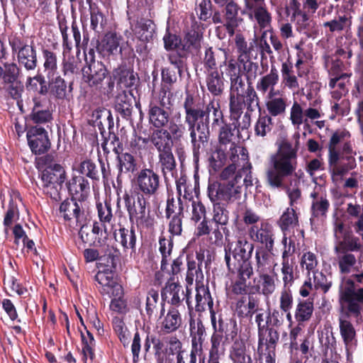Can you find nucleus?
<instances>
[{"label":"nucleus","mask_w":363,"mask_h":363,"mask_svg":"<svg viewBox=\"0 0 363 363\" xmlns=\"http://www.w3.org/2000/svg\"><path fill=\"white\" fill-rule=\"evenodd\" d=\"M194 279L196 282V285L200 284L203 281V274L201 270V265L195 259L188 257L186 280L188 284H191Z\"/></svg>","instance_id":"de8ad7c7"},{"label":"nucleus","mask_w":363,"mask_h":363,"mask_svg":"<svg viewBox=\"0 0 363 363\" xmlns=\"http://www.w3.org/2000/svg\"><path fill=\"white\" fill-rule=\"evenodd\" d=\"M259 300L252 294L242 296L236 303V311L240 317L252 318L259 311Z\"/></svg>","instance_id":"393cba45"},{"label":"nucleus","mask_w":363,"mask_h":363,"mask_svg":"<svg viewBox=\"0 0 363 363\" xmlns=\"http://www.w3.org/2000/svg\"><path fill=\"white\" fill-rule=\"evenodd\" d=\"M113 150L117 154V168L118 174L117 182H121V178L123 174L133 173L137 169V162L134 156L128 152L119 153L116 147Z\"/></svg>","instance_id":"a878e982"},{"label":"nucleus","mask_w":363,"mask_h":363,"mask_svg":"<svg viewBox=\"0 0 363 363\" xmlns=\"http://www.w3.org/2000/svg\"><path fill=\"white\" fill-rule=\"evenodd\" d=\"M150 123L157 129H163L169 121V113L163 107L151 104L148 111Z\"/></svg>","instance_id":"7c9ffc66"},{"label":"nucleus","mask_w":363,"mask_h":363,"mask_svg":"<svg viewBox=\"0 0 363 363\" xmlns=\"http://www.w3.org/2000/svg\"><path fill=\"white\" fill-rule=\"evenodd\" d=\"M313 311V302L307 300L301 301L296 306L294 316L298 323L305 322L311 318Z\"/></svg>","instance_id":"5fc2aeb1"},{"label":"nucleus","mask_w":363,"mask_h":363,"mask_svg":"<svg viewBox=\"0 0 363 363\" xmlns=\"http://www.w3.org/2000/svg\"><path fill=\"white\" fill-rule=\"evenodd\" d=\"M252 240L264 246V249L272 251L274 244L273 228L268 223H262L260 226L253 225L248 230Z\"/></svg>","instance_id":"f3484780"},{"label":"nucleus","mask_w":363,"mask_h":363,"mask_svg":"<svg viewBox=\"0 0 363 363\" xmlns=\"http://www.w3.org/2000/svg\"><path fill=\"white\" fill-rule=\"evenodd\" d=\"M287 238L284 237L283 243L284 244V250L281 255V274L284 287L291 286L295 279L294 266L295 257L294 255L295 246L294 243L289 242V245L286 246Z\"/></svg>","instance_id":"2eb2a0df"},{"label":"nucleus","mask_w":363,"mask_h":363,"mask_svg":"<svg viewBox=\"0 0 363 363\" xmlns=\"http://www.w3.org/2000/svg\"><path fill=\"white\" fill-rule=\"evenodd\" d=\"M30 118L33 123L44 124L50 122L52 119V114L45 102L38 98L33 99V106L30 113Z\"/></svg>","instance_id":"2f4dec72"},{"label":"nucleus","mask_w":363,"mask_h":363,"mask_svg":"<svg viewBox=\"0 0 363 363\" xmlns=\"http://www.w3.org/2000/svg\"><path fill=\"white\" fill-rule=\"evenodd\" d=\"M213 203V220L218 225H226L229 220V211L225 204L218 201Z\"/></svg>","instance_id":"e2e57ef3"},{"label":"nucleus","mask_w":363,"mask_h":363,"mask_svg":"<svg viewBox=\"0 0 363 363\" xmlns=\"http://www.w3.org/2000/svg\"><path fill=\"white\" fill-rule=\"evenodd\" d=\"M259 343L258 350H262L264 346L267 348L274 349L279 339L277 330L273 328H265L258 332Z\"/></svg>","instance_id":"f704fd0d"},{"label":"nucleus","mask_w":363,"mask_h":363,"mask_svg":"<svg viewBox=\"0 0 363 363\" xmlns=\"http://www.w3.org/2000/svg\"><path fill=\"white\" fill-rule=\"evenodd\" d=\"M259 274V280L254 288L257 292L265 296H269L272 294L276 289L274 278L266 272Z\"/></svg>","instance_id":"79ce46f5"},{"label":"nucleus","mask_w":363,"mask_h":363,"mask_svg":"<svg viewBox=\"0 0 363 363\" xmlns=\"http://www.w3.org/2000/svg\"><path fill=\"white\" fill-rule=\"evenodd\" d=\"M160 251L162 254V259L161 261V269L165 270L170 260V255L172 252L173 242L171 239H166L164 238H160L159 240Z\"/></svg>","instance_id":"338daca9"},{"label":"nucleus","mask_w":363,"mask_h":363,"mask_svg":"<svg viewBox=\"0 0 363 363\" xmlns=\"http://www.w3.org/2000/svg\"><path fill=\"white\" fill-rule=\"evenodd\" d=\"M95 280L101 286L107 288L108 293H110L108 289H112L113 288L117 291V295L119 294L118 291H122L121 286L116 284L113 280L111 272H99L95 275Z\"/></svg>","instance_id":"13d9d810"},{"label":"nucleus","mask_w":363,"mask_h":363,"mask_svg":"<svg viewBox=\"0 0 363 363\" xmlns=\"http://www.w3.org/2000/svg\"><path fill=\"white\" fill-rule=\"evenodd\" d=\"M281 230L285 233L298 225V216L293 208H287L278 221Z\"/></svg>","instance_id":"c03bdc74"},{"label":"nucleus","mask_w":363,"mask_h":363,"mask_svg":"<svg viewBox=\"0 0 363 363\" xmlns=\"http://www.w3.org/2000/svg\"><path fill=\"white\" fill-rule=\"evenodd\" d=\"M235 130L236 129H234V126L232 123L223 124L220 127L218 133L219 146L222 147L223 145L235 143L233 140L235 138Z\"/></svg>","instance_id":"69168bd1"},{"label":"nucleus","mask_w":363,"mask_h":363,"mask_svg":"<svg viewBox=\"0 0 363 363\" xmlns=\"http://www.w3.org/2000/svg\"><path fill=\"white\" fill-rule=\"evenodd\" d=\"M351 137L350 133L345 129L335 130L328 143V156L341 155L339 145L342 144Z\"/></svg>","instance_id":"e433bc0d"},{"label":"nucleus","mask_w":363,"mask_h":363,"mask_svg":"<svg viewBox=\"0 0 363 363\" xmlns=\"http://www.w3.org/2000/svg\"><path fill=\"white\" fill-rule=\"evenodd\" d=\"M115 107L123 118L130 119L133 109L132 97L125 93L119 94L116 99Z\"/></svg>","instance_id":"37998d69"},{"label":"nucleus","mask_w":363,"mask_h":363,"mask_svg":"<svg viewBox=\"0 0 363 363\" xmlns=\"http://www.w3.org/2000/svg\"><path fill=\"white\" fill-rule=\"evenodd\" d=\"M340 272L341 274H349L352 268L356 264L357 259L355 256L349 252H335Z\"/></svg>","instance_id":"3c124183"},{"label":"nucleus","mask_w":363,"mask_h":363,"mask_svg":"<svg viewBox=\"0 0 363 363\" xmlns=\"http://www.w3.org/2000/svg\"><path fill=\"white\" fill-rule=\"evenodd\" d=\"M93 53L92 50L89 52L91 55L89 61L86 57V65L82 69V79L89 86L99 89L102 86L108 71L101 62L94 58Z\"/></svg>","instance_id":"f8f14e48"},{"label":"nucleus","mask_w":363,"mask_h":363,"mask_svg":"<svg viewBox=\"0 0 363 363\" xmlns=\"http://www.w3.org/2000/svg\"><path fill=\"white\" fill-rule=\"evenodd\" d=\"M267 249L257 250L255 252L256 271L259 274L267 272L270 267V253Z\"/></svg>","instance_id":"6e6d98bb"},{"label":"nucleus","mask_w":363,"mask_h":363,"mask_svg":"<svg viewBox=\"0 0 363 363\" xmlns=\"http://www.w3.org/2000/svg\"><path fill=\"white\" fill-rule=\"evenodd\" d=\"M49 79L50 93L58 99H64L67 94V85L65 80L60 76L51 77Z\"/></svg>","instance_id":"bf43d9fd"},{"label":"nucleus","mask_w":363,"mask_h":363,"mask_svg":"<svg viewBox=\"0 0 363 363\" xmlns=\"http://www.w3.org/2000/svg\"><path fill=\"white\" fill-rule=\"evenodd\" d=\"M346 287L340 293V302L342 310H345L354 318L361 317L363 313V288L355 287L354 281H346Z\"/></svg>","instance_id":"6e6552de"},{"label":"nucleus","mask_w":363,"mask_h":363,"mask_svg":"<svg viewBox=\"0 0 363 363\" xmlns=\"http://www.w3.org/2000/svg\"><path fill=\"white\" fill-rule=\"evenodd\" d=\"M135 181L136 189L139 191L138 194L150 197L158 194L161 183L160 177L153 169H142L137 173Z\"/></svg>","instance_id":"9b49d317"},{"label":"nucleus","mask_w":363,"mask_h":363,"mask_svg":"<svg viewBox=\"0 0 363 363\" xmlns=\"http://www.w3.org/2000/svg\"><path fill=\"white\" fill-rule=\"evenodd\" d=\"M183 107L184 111L192 110H199L202 111L203 116L201 117L199 121H203L204 125L208 128L209 115L211 111H213V121L211 123L212 128L222 126L224 123L223 114L220 109L218 104H215L211 101L206 106L203 103H201L199 99H195L191 94H187L184 101Z\"/></svg>","instance_id":"423d86ee"},{"label":"nucleus","mask_w":363,"mask_h":363,"mask_svg":"<svg viewBox=\"0 0 363 363\" xmlns=\"http://www.w3.org/2000/svg\"><path fill=\"white\" fill-rule=\"evenodd\" d=\"M242 186L233 180L227 184L213 182L208 184V195L212 202L225 201L233 202L241 196Z\"/></svg>","instance_id":"9d476101"},{"label":"nucleus","mask_w":363,"mask_h":363,"mask_svg":"<svg viewBox=\"0 0 363 363\" xmlns=\"http://www.w3.org/2000/svg\"><path fill=\"white\" fill-rule=\"evenodd\" d=\"M115 239L122 245L125 251L130 250L132 252H135L137 237L133 225H131L129 229L125 228H120L118 232L115 233Z\"/></svg>","instance_id":"c756f323"},{"label":"nucleus","mask_w":363,"mask_h":363,"mask_svg":"<svg viewBox=\"0 0 363 363\" xmlns=\"http://www.w3.org/2000/svg\"><path fill=\"white\" fill-rule=\"evenodd\" d=\"M162 296L165 301L171 304V307L175 306L177 308L182 306L184 300L186 298V303L190 308L189 296L179 284L168 282L162 290Z\"/></svg>","instance_id":"6ab92c4d"},{"label":"nucleus","mask_w":363,"mask_h":363,"mask_svg":"<svg viewBox=\"0 0 363 363\" xmlns=\"http://www.w3.org/2000/svg\"><path fill=\"white\" fill-rule=\"evenodd\" d=\"M60 216L71 223L82 225L86 221L84 201L73 197L65 199L60 206Z\"/></svg>","instance_id":"ddd939ff"},{"label":"nucleus","mask_w":363,"mask_h":363,"mask_svg":"<svg viewBox=\"0 0 363 363\" xmlns=\"http://www.w3.org/2000/svg\"><path fill=\"white\" fill-rule=\"evenodd\" d=\"M342 155L328 156V168L333 179L342 178L350 170L356 166L355 159L352 156H346L347 163L342 162Z\"/></svg>","instance_id":"aec40b11"},{"label":"nucleus","mask_w":363,"mask_h":363,"mask_svg":"<svg viewBox=\"0 0 363 363\" xmlns=\"http://www.w3.org/2000/svg\"><path fill=\"white\" fill-rule=\"evenodd\" d=\"M272 118L270 116H259L255 125L256 135L264 137L271 133L273 128Z\"/></svg>","instance_id":"680f3d73"},{"label":"nucleus","mask_w":363,"mask_h":363,"mask_svg":"<svg viewBox=\"0 0 363 363\" xmlns=\"http://www.w3.org/2000/svg\"><path fill=\"white\" fill-rule=\"evenodd\" d=\"M350 315L353 316L345 311V313L340 314L338 318L340 334L343 340L345 350L347 352L356 345L357 341L356 330L353 324L348 319Z\"/></svg>","instance_id":"a211bd4d"},{"label":"nucleus","mask_w":363,"mask_h":363,"mask_svg":"<svg viewBox=\"0 0 363 363\" xmlns=\"http://www.w3.org/2000/svg\"><path fill=\"white\" fill-rule=\"evenodd\" d=\"M77 171L93 180H99V173L96 164L91 160L86 159L81 162Z\"/></svg>","instance_id":"0e129e2a"},{"label":"nucleus","mask_w":363,"mask_h":363,"mask_svg":"<svg viewBox=\"0 0 363 363\" xmlns=\"http://www.w3.org/2000/svg\"><path fill=\"white\" fill-rule=\"evenodd\" d=\"M196 305L195 310L197 312H203L208 309L211 313L213 310V301L209 289L203 284L196 285Z\"/></svg>","instance_id":"cd10ccee"},{"label":"nucleus","mask_w":363,"mask_h":363,"mask_svg":"<svg viewBox=\"0 0 363 363\" xmlns=\"http://www.w3.org/2000/svg\"><path fill=\"white\" fill-rule=\"evenodd\" d=\"M206 85L208 90L213 96H219L222 94L224 89L223 74L219 73L218 69L208 72L206 76Z\"/></svg>","instance_id":"ea45409f"},{"label":"nucleus","mask_w":363,"mask_h":363,"mask_svg":"<svg viewBox=\"0 0 363 363\" xmlns=\"http://www.w3.org/2000/svg\"><path fill=\"white\" fill-rule=\"evenodd\" d=\"M143 143L150 141L158 152L172 150V140H170L168 130L165 129H155L148 138H144Z\"/></svg>","instance_id":"5701e85b"},{"label":"nucleus","mask_w":363,"mask_h":363,"mask_svg":"<svg viewBox=\"0 0 363 363\" xmlns=\"http://www.w3.org/2000/svg\"><path fill=\"white\" fill-rule=\"evenodd\" d=\"M182 325V316L179 308L170 307L162 321V330L167 333L176 331Z\"/></svg>","instance_id":"72a5a7b5"},{"label":"nucleus","mask_w":363,"mask_h":363,"mask_svg":"<svg viewBox=\"0 0 363 363\" xmlns=\"http://www.w3.org/2000/svg\"><path fill=\"white\" fill-rule=\"evenodd\" d=\"M158 164L164 178L169 176L174 177L176 171V161L172 150L160 152L158 155Z\"/></svg>","instance_id":"c9c22d12"},{"label":"nucleus","mask_w":363,"mask_h":363,"mask_svg":"<svg viewBox=\"0 0 363 363\" xmlns=\"http://www.w3.org/2000/svg\"><path fill=\"white\" fill-rule=\"evenodd\" d=\"M296 18L297 29L300 32H303L308 34L315 27V22L309 18L308 14L302 11H294L292 14L291 20H294Z\"/></svg>","instance_id":"8fccbe9b"},{"label":"nucleus","mask_w":363,"mask_h":363,"mask_svg":"<svg viewBox=\"0 0 363 363\" xmlns=\"http://www.w3.org/2000/svg\"><path fill=\"white\" fill-rule=\"evenodd\" d=\"M235 44L238 53V59H242L251 57L254 50L255 40L247 43L245 37L240 33L235 34Z\"/></svg>","instance_id":"49530a36"},{"label":"nucleus","mask_w":363,"mask_h":363,"mask_svg":"<svg viewBox=\"0 0 363 363\" xmlns=\"http://www.w3.org/2000/svg\"><path fill=\"white\" fill-rule=\"evenodd\" d=\"M361 244L357 237H355L351 232L345 233L342 240L337 241L335 247V252H355L361 249Z\"/></svg>","instance_id":"a19ab883"},{"label":"nucleus","mask_w":363,"mask_h":363,"mask_svg":"<svg viewBox=\"0 0 363 363\" xmlns=\"http://www.w3.org/2000/svg\"><path fill=\"white\" fill-rule=\"evenodd\" d=\"M238 65L240 66V73L242 72L247 82H252L257 77V71L259 66L257 63L251 60V57L238 59Z\"/></svg>","instance_id":"09e8293b"},{"label":"nucleus","mask_w":363,"mask_h":363,"mask_svg":"<svg viewBox=\"0 0 363 363\" xmlns=\"http://www.w3.org/2000/svg\"><path fill=\"white\" fill-rule=\"evenodd\" d=\"M133 31L140 40L148 42L153 38L155 25L151 20L141 19L137 22Z\"/></svg>","instance_id":"473e14b6"},{"label":"nucleus","mask_w":363,"mask_h":363,"mask_svg":"<svg viewBox=\"0 0 363 363\" xmlns=\"http://www.w3.org/2000/svg\"><path fill=\"white\" fill-rule=\"evenodd\" d=\"M313 199L311 203V213L313 217H325L330 208V202L326 195L320 194L314 189L310 194Z\"/></svg>","instance_id":"c85d7f7f"},{"label":"nucleus","mask_w":363,"mask_h":363,"mask_svg":"<svg viewBox=\"0 0 363 363\" xmlns=\"http://www.w3.org/2000/svg\"><path fill=\"white\" fill-rule=\"evenodd\" d=\"M27 138L31 151L35 155L43 154L50 147L48 133L43 128H30L27 132Z\"/></svg>","instance_id":"dca6fc26"},{"label":"nucleus","mask_w":363,"mask_h":363,"mask_svg":"<svg viewBox=\"0 0 363 363\" xmlns=\"http://www.w3.org/2000/svg\"><path fill=\"white\" fill-rule=\"evenodd\" d=\"M123 200L131 223L147 228L152 225L149 216L150 211L147 210L149 203L144 194H137L135 199L126 193L123 195Z\"/></svg>","instance_id":"0eeeda50"},{"label":"nucleus","mask_w":363,"mask_h":363,"mask_svg":"<svg viewBox=\"0 0 363 363\" xmlns=\"http://www.w3.org/2000/svg\"><path fill=\"white\" fill-rule=\"evenodd\" d=\"M169 122L168 133L170 140L172 138L174 141H180L186 133V127L181 121L180 113H178L177 117L173 118Z\"/></svg>","instance_id":"603ef678"},{"label":"nucleus","mask_w":363,"mask_h":363,"mask_svg":"<svg viewBox=\"0 0 363 363\" xmlns=\"http://www.w3.org/2000/svg\"><path fill=\"white\" fill-rule=\"evenodd\" d=\"M201 36L196 31L189 32L182 40L180 48V56L186 57L192 50L198 51L201 48Z\"/></svg>","instance_id":"4c0bfd02"},{"label":"nucleus","mask_w":363,"mask_h":363,"mask_svg":"<svg viewBox=\"0 0 363 363\" xmlns=\"http://www.w3.org/2000/svg\"><path fill=\"white\" fill-rule=\"evenodd\" d=\"M254 250L253 243L244 235L237 237V241H228L225 247V262L228 270L237 274V279L232 284V291L237 295L246 294L247 280L253 274L250 259Z\"/></svg>","instance_id":"f03ea898"},{"label":"nucleus","mask_w":363,"mask_h":363,"mask_svg":"<svg viewBox=\"0 0 363 363\" xmlns=\"http://www.w3.org/2000/svg\"><path fill=\"white\" fill-rule=\"evenodd\" d=\"M43 56L44 59L43 67L48 78L54 77L57 70V58L55 52L49 50H43Z\"/></svg>","instance_id":"4d7b16f0"},{"label":"nucleus","mask_w":363,"mask_h":363,"mask_svg":"<svg viewBox=\"0 0 363 363\" xmlns=\"http://www.w3.org/2000/svg\"><path fill=\"white\" fill-rule=\"evenodd\" d=\"M266 107L270 116H278L284 115L286 112L287 104V97L280 91H277L276 94L266 96Z\"/></svg>","instance_id":"412c9836"},{"label":"nucleus","mask_w":363,"mask_h":363,"mask_svg":"<svg viewBox=\"0 0 363 363\" xmlns=\"http://www.w3.org/2000/svg\"><path fill=\"white\" fill-rule=\"evenodd\" d=\"M265 0H246L243 13H246L250 19H255L260 29L271 28L272 15L268 11Z\"/></svg>","instance_id":"4468645a"},{"label":"nucleus","mask_w":363,"mask_h":363,"mask_svg":"<svg viewBox=\"0 0 363 363\" xmlns=\"http://www.w3.org/2000/svg\"><path fill=\"white\" fill-rule=\"evenodd\" d=\"M177 193L179 201L183 200L186 203V201H191L194 200V192L195 187L188 182L186 176H181L176 180Z\"/></svg>","instance_id":"58836bf2"},{"label":"nucleus","mask_w":363,"mask_h":363,"mask_svg":"<svg viewBox=\"0 0 363 363\" xmlns=\"http://www.w3.org/2000/svg\"><path fill=\"white\" fill-rule=\"evenodd\" d=\"M190 335L191 337V348L202 352L203 343L206 337L205 327L200 319H190Z\"/></svg>","instance_id":"bb28decb"},{"label":"nucleus","mask_w":363,"mask_h":363,"mask_svg":"<svg viewBox=\"0 0 363 363\" xmlns=\"http://www.w3.org/2000/svg\"><path fill=\"white\" fill-rule=\"evenodd\" d=\"M40 180L45 194L55 201L60 199V191L66 180V172L62 166L59 164H49L42 172Z\"/></svg>","instance_id":"39448f33"},{"label":"nucleus","mask_w":363,"mask_h":363,"mask_svg":"<svg viewBox=\"0 0 363 363\" xmlns=\"http://www.w3.org/2000/svg\"><path fill=\"white\" fill-rule=\"evenodd\" d=\"M230 80V111L234 118H238L243 113L245 108L254 111L259 107V99L252 82L246 86L242 76H237Z\"/></svg>","instance_id":"7ed1b4c3"},{"label":"nucleus","mask_w":363,"mask_h":363,"mask_svg":"<svg viewBox=\"0 0 363 363\" xmlns=\"http://www.w3.org/2000/svg\"><path fill=\"white\" fill-rule=\"evenodd\" d=\"M69 194L73 198L84 201L88 196L90 186L83 176H74L67 183Z\"/></svg>","instance_id":"4be33fe9"},{"label":"nucleus","mask_w":363,"mask_h":363,"mask_svg":"<svg viewBox=\"0 0 363 363\" xmlns=\"http://www.w3.org/2000/svg\"><path fill=\"white\" fill-rule=\"evenodd\" d=\"M13 54L16 55L18 64L27 71L34 70L38 65L37 51L32 44H27L20 38L9 41Z\"/></svg>","instance_id":"1a4fd4ad"},{"label":"nucleus","mask_w":363,"mask_h":363,"mask_svg":"<svg viewBox=\"0 0 363 363\" xmlns=\"http://www.w3.org/2000/svg\"><path fill=\"white\" fill-rule=\"evenodd\" d=\"M290 121L294 125L300 126L306 122L305 109L296 101H294L290 109Z\"/></svg>","instance_id":"774afa93"},{"label":"nucleus","mask_w":363,"mask_h":363,"mask_svg":"<svg viewBox=\"0 0 363 363\" xmlns=\"http://www.w3.org/2000/svg\"><path fill=\"white\" fill-rule=\"evenodd\" d=\"M293 138L294 144L287 140L280 143L277 152L271 155L265 171L267 185L274 189H284L292 207L301 201L302 194L298 185L304 177L301 169L296 170L300 134L296 133Z\"/></svg>","instance_id":"f257e3e1"},{"label":"nucleus","mask_w":363,"mask_h":363,"mask_svg":"<svg viewBox=\"0 0 363 363\" xmlns=\"http://www.w3.org/2000/svg\"><path fill=\"white\" fill-rule=\"evenodd\" d=\"M242 162L245 164H242L239 169L234 177V181L240 184L242 177L244 176L243 183L246 187L252 186L253 185V178L252 176V165L247 160L246 156H242Z\"/></svg>","instance_id":"864d4df0"},{"label":"nucleus","mask_w":363,"mask_h":363,"mask_svg":"<svg viewBox=\"0 0 363 363\" xmlns=\"http://www.w3.org/2000/svg\"><path fill=\"white\" fill-rule=\"evenodd\" d=\"M279 82L278 70L274 66L271 67L269 74L262 77L256 84V89L262 94L267 93V96L276 94L277 91H280L275 89L274 86Z\"/></svg>","instance_id":"b1692460"},{"label":"nucleus","mask_w":363,"mask_h":363,"mask_svg":"<svg viewBox=\"0 0 363 363\" xmlns=\"http://www.w3.org/2000/svg\"><path fill=\"white\" fill-rule=\"evenodd\" d=\"M230 357L234 363H252L250 356L246 354L245 343L242 340H236L234 342Z\"/></svg>","instance_id":"a18cd8bd"},{"label":"nucleus","mask_w":363,"mask_h":363,"mask_svg":"<svg viewBox=\"0 0 363 363\" xmlns=\"http://www.w3.org/2000/svg\"><path fill=\"white\" fill-rule=\"evenodd\" d=\"M121 40V37L116 33H107L102 40V50L106 51L108 54H113L118 50Z\"/></svg>","instance_id":"052dcab7"},{"label":"nucleus","mask_w":363,"mask_h":363,"mask_svg":"<svg viewBox=\"0 0 363 363\" xmlns=\"http://www.w3.org/2000/svg\"><path fill=\"white\" fill-rule=\"evenodd\" d=\"M203 112L199 110L184 111V121L188 126L194 158L206 147L208 141V128L199 121Z\"/></svg>","instance_id":"20e7f679"}]
</instances>
